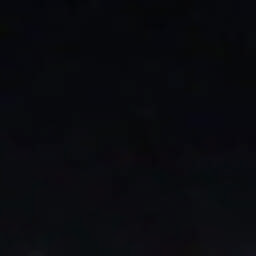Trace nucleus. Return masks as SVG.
Segmentation results:
<instances>
[{
	"instance_id": "nucleus-1",
	"label": "nucleus",
	"mask_w": 256,
	"mask_h": 256,
	"mask_svg": "<svg viewBox=\"0 0 256 256\" xmlns=\"http://www.w3.org/2000/svg\"><path fill=\"white\" fill-rule=\"evenodd\" d=\"M240 163H247V162H240Z\"/></svg>"
}]
</instances>
